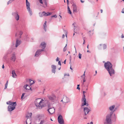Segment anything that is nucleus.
<instances>
[{
    "label": "nucleus",
    "instance_id": "obj_1",
    "mask_svg": "<svg viewBox=\"0 0 124 124\" xmlns=\"http://www.w3.org/2000/svg\"><path fill=\"white\" fill-rule=\"evenodd\" d=\"M104 66L110 76L115 74V71L112 68V64L110 62L108 61L105 63L104 64Z\"/></svg>",
    "mask_w": 124,
    "mask_h": 124
},
{
    "label": "nucleus",
    "instance_id": "obj_2",
    "mask_svg": "<svg viewBox=\"0 0 124 124\" xmlns=\"http://www.w3.org/2000/svg\"><path fill=\"white\" fill-rule=\"evenodd\" d=\"M46 102V101H44L43 99L40 100V99H37L35 101L34 103L37 108L41 109L46 106V105L43 104Z\"/></svg>",
    "mask_w": 124,
    "mask_h": 124
},
{
    "label": "nucleus",
    "instance_id": "obj_3",
    "mask_svg": "<svg viewBox=\"0 0 124 124\" xmlns=\"http://www.w3.org/2000/svg\"><path fill=\"white\" fill-rule=\"evenodd\" d=\"M113 113V112H111L110 113L106 115L105 121L107 124H111L112 123L111 116Z\"/></svg>",
    "mask_w": 124,
    "mask_h": 124
},
{
    "label": "nucleus",
    "instance_id": "obj_4",
    "mask_svg": "<svg viewBox=\"0 0 124 124\" xmlns=\"http://www.w3.org/2000/svg\"><path fill=\"white\" fill-rule=\"evenodd\" d=\"M63 105L62 104L61 105V103H60L59 104V106L61 107H64L67 103L70 102V101L69 98L66 96H64L63 97Z\"/></svg>",
    "mask_w": 124,
    "mask_h": 124
},
{
    "label": "nucleus",
    "instance_id": "obj_5",
    "mask_svg": "<svg viewBox=\"0 0 124 124\" xmlns=\"http://www.w3.org/2000/svg\"><path fill=\"white\" fill-rule=\"evenodd\" d=\"M85 92L83 91V96L82 97V101L83 102V103L82 104V106H84L85 105H86V106H88V104L86 102V99L85 98Z\"/></svg>",
    "mask_w": 124,
    "mask_h": 124
},
{
    "label": "nucleus",
    "instance_id": "obj_6",
    "mask_svg": "<svg viewBox=\"0 0 124 124\" xmlns=\"http://www.w3.org/2000/svg\"><path fill=\"white\" fill-rule=\"evenodd\" d=\"M12 15L16 20L18 21L19 20V16L18 15V12L17 11H16L12 12Z\"/></svg>",
    "mask_w": 124,
    "mask_h": 124
},
{
    "label": "nucleus",
    "instance_id": "obj_7",
    "mask_svg": "<svg viewBox=\"0 0 124 124\" xmlns=\"http://www.w3.org/2000/svg\"><path fill=\"white\" fill-rule=\"evenodd\" d=\"M57 119L58 122L60 124H64V121L62 115H60L58 116Z\"/></svg>",
    "mask_w": 124,
    "mask_h": 124
},
{
    "label": "nucleus",
    "instance_id": "obj_8",
    "mask_svg": "<svg viewBox=\"0 0 124 124\" xmlns=\"http://www.w3.org/2000/svg\"><path fill=\"white\" fill-rule=\"evenodd\" d=\"M44 117V115L43 114L38 115L36 116V119L37 121L39 122L40 120L43 118Z\"/></svg>",
    "mask_w": 124,
    "mask_h": 124
},
{
    "label": "nucleus",
    "instance_id": "obj_9",
    "mask_svg": "<svg viewBox=\"0 0 124 124\" xmlns=\"http://www.w3.org/2000/svg\"><path fill=\"white\" fill-rule=\"evenodd\" d=\"M48 112L50 114H52L54 113L55 112V109L54 108H49L47 110Z\"/></svg>",
    "mask_w": 124,
    "mask_h": 124
},
{
    "label": "nucleus",
    "instance_id": "obj_10",
    "mask_svg": "<svg viewBox=\"0 0 124 124\" xmlns=\"http://www.w3.org/2000/svg\"><path fill=\"white\" fill-rule=\"evenodd\" d=\"M74 13H76L77 12V7L75 3H74L72 5Z\"/></svg>",
    "mask_w": 124,
    "mask_h": 124
},
{
    "label": "nucleus",
    "instance_id": "obj_11",
    "mask_svg": "<svg viewBox=\"0 0 124 124\" xmlns=\"http://www.w3.org/2000/svg\"><path fill=\"white\" fill-rule=\"evenodd\" d=\"M15 108V106H12L10 105L8 106V110L9 112H11L14 110Z\"/></svg>",
    "mask_w": 124,
    "mask_h": 124
},
{
    "label": "nucleus",
    "instance_id": "obj_12",
    "mask_svg": "<svg viewBox=\"0 0 124 124\" xmlns=\"http://www.w3.org/2000/svg\"><path fill=\"white\" fill-rule=\"evenodd\" d=\"M44 51L43 49H39L36 52L35 56L38 57L40 54V52Z\"/></svg>",
    "mask_w": 124,
    "mask_h": 124
},
{
    "label": "nucleus",
    "instance_id": "obj_13",
    "mask_svg": "<svg viewBox=\"0 0 124 124\" xmlns=\"http://www.w3.org/2000/svg\"><path fill=\"white\" fill-rule=\"evenodd\" d=\"M48 98L49 99L54 102L55 99V97L54 95L49 96H48Z\"/></svg>",
    "mask_w": 124,
    "mask_h": 124
},
{
    "label": "nucleus",
    "instance_id": "obj_14",
    "mask_svg": "<svg viewBox=\"0 0 124 124\" xmlns=\"http://www.w3.org/2000/svg\"><path fill=\"white\" fill-rule=\"evenodd\" d=\"M52 68V73H55L56 72V67L55 65H53L51 66Z\"/></svg>",
    "mask_w": 124,
    "mask_h": 124
},
{
    "label": "nucleus",
    "instance_id": "obj_15",
    "mask_svg": "<svg viewBox=\"0 0 124 124\" xmlns=\"http://www.w3.org/2000/svg\"><path fill=\"white\" fill-rule=\"evenodd\" d=\"M84 114L86 115V114H88L90 111V110L88 108L85 107L84 108Z\"/></svg>",
    "mask_w": 124,
    "mask_h": 124
},
{
    "label": "nucleus",
    "instance_id": "obj_16",
    "mask_svg": "<svg viewBox=\"0 0 124 124\" xmlns=\"http://www.w3.org/2000/svg\"><path fill=\"white\" fill-rule=\"evenodd\" d=\"M23 33V32L22 31H19L16 33V37L18 35H20V36L19 37V38H21V35Z\"/></svg>",
    "mask_w": 124,
    "mask_h": 124
},
{
    "label": "nucleus",
    "instance_id": "obj_17",
    "mask_svg": "<svg viewBox=\"0 0 124 124\" xmlns=\"http://www.w3.org/2000/svg\"><path fill=\"white\" fill-rule=\"evenodd\" d=\"M16 59V56L15 54L14 53L12 54L11 55V60L13 62H15Z\"/></svg>",
    "mask_w": 124,
    "mask_h": 124
},
{
    "label": "nucleus",
    "instance_id": "obj_18",
    "mask_svg": "<svg viewBox=\"0 0 124 124\" xmlns=\"http://www.w3.org/2000/svg\"><path fill=\"white\" fill-rule=\"evenodd\" d=\"M21 43V41L18 40V39H17L16 44V46L17 47Z\"/></svg>",
    "mask_w": 124,
    "mask_h": 124
},
{
    "label": "nucleus",
    "instance_id": "obj_19",
    "mask_svg": "<svg viewBox=\"0 0 124 124\" xmlns=\"http://www.w3.org/2000/svg\"><path fill=\"white\" fill-rule=\"evenodd\" d=\"M47 13L48 14L45 12H43L42 13V14L44 16H50L51 14V13L47 12Z\"/></svg>",
    "mask_w": 124,
    "mask_h": 124
},
{
    "label": "nucleus",
    "instance_id": "obj_20",
    "mask_svg": "<svg viewBox=\"0 0 124 124\" xmlns=\"http://www.w3.org/2000/svg\"><path fill=\"white\" fill-rule=\"evenodd\" d=\"M46 44L44 42H42L40 44V46H42L41 48L44 50L46 47Z\"/></svg>",
    "mask_w": 124,
    "mask_h": 124
},
{
    "label": "nucleus",
    "instance_id": "obj_21",
    "mask_svg": "<svg viewBox=\"0 0 124 124\" xmlns=\"http://www.w3.org/2000/svg\"><path fill=\"white\" fill-rule=\"evenodd\" d=\"M115 107V105H113L110 106L109 107V109L110 111H112Z\"/></svg>",
    "mask_w": 124,
    "mask_h": 124
},
{
    "label": "nucleus",
    "instance_id": "obj_22",
    "mask_svg": "<svg viewBox=\"0 0 124 124\" xmlns=\"http://www.w3.org/2000/svg\"><path fill=\"white\" fill-rule=\"evenodd\" d=\"M12 77L14 78H16V75L14 70L12 71Z\"/></svg>",
    "mask_w": 124,
    "mask_h": 124
},
{
    "label": "nucleus",
    "instance_id": "obj_23",
    "mask_svg": "<svg viewBox=\"0 0 124 124\" xmlns=\"http://www.w3.org/2000/svg\"><path fill=\"white\" fill-rule=\"evenodd\" d=\"M27 9L29 13L30 16H31L32 14V12L31 9L30 8V7H29V8H27Z\"/></svg>",
    "mask_w": 124,
    "mask_h": 124
},
{
    "label": "nucleus",
    "instance_id": "obj_24",
    "mask_svg": "<svg viewBox=\"0 0 124 124\" xmlns=\"http://www.w3.org/2000/svg\"><path fill=\"white\" fill-rule=\"evenodd\" d=\"M9 105L12 106H15V107L16 105V102H13L9 103Z\"/></svg>",
    "mask_w": 124,
    "mask_h": 124
},
{
    "label": "nucleus",
    "instance_id": "obj_25",
    "mask_svg": "<svg viewBox=\"0 0 124 124\" xmlns=\"http://www.w3.org/2000/svg\"><path fill=\"white\" fill-rule=\"evenodd\" d=\"M31 113H28L26 116V117L27 118H30L31 117Z\"/></svg>",
    "mask_w": 124,
    "mask_h": 124
},
{
    "label": "nucleus",
    "instance_id": "obj_26",
    "mask_svg": "<svg viewBox=\"0 0 124 124\" xmlns=\"http://www.w3.org/2000/svg\"><path fill=\"white\" fill-rule=\"evenodd\" d=\"M46 21H45V23L43 25L44 29V30L45 31H46Z\"/></svg>",
    "mask_w": 124,
    "mask_h": 124
},
{
    "label": "nucleus",
    "instance_id": "obj_27",
    "mask_svg": "<svg viewBox=\"0 0 124 124\" xmlns=\"http://www.w3.org/2000/svg\"><path fill=\"white\" fill-rule=\"evenodd\" d=\"M43 5H45L46 7L47 6V3L46 0H43Z\"/></svg>",
    "mask_w": 124,
    "mask_h": 124
},
{
    "label": "nucleus",
    "instance_id": "obj_28",
    "mask_svg": "<svg viewBox=\"0 0 124 124\" xmlns=\"http://www.w3.org/2000/svg\"><path fill=\"white\" fill-rule=\"evenodd\" d=\"M26 5L27 8H29V7H30V3L29 2L26 3Z\"/></svg>",
    "mask_w": 124,
    "mask_h": 124
},
{
    "label": "nucleus",
    "instance_id": "obj_29",
    "mask_svg": "<svg viewBox=\"0 0 124 124\" xmlns=\"http://www.w3.org/2000/svg\"><path fill=\"white\" fill-rule=\"evenodd\" d=\"M8 54H5L3 57V59L5 60H6L8 56Z\"/></svg>",
    "mask_w": 124,
    "mask_h": 124
},
{
    "label": "nucleus",
    "instance_id": "obj_30",
    "mask_svg": "<svg viewBox=\"0 0 124 124\" xmlns=\"http://www.w3.org/2000/svg\"><path fill=\"white\" fill-rule=\"evenodd\" d=\"M68 13H69L70 14H71L72 13L68 6Z\"/></svg>",
    "mask_w": 124,
    "mask_h": 124
},
{
    "label": "nucleus",
    "instance_id": "obj_31",
    "mask_svg": "<svg viewBox=\"0 0 124 124\" xmlns=\"http://www.w3.org/2000/svg\"><path fill=\"white\" fill-rule=\"evenodd\" d=\"M45 121L44 120H41L39 123L37 124H43L45 123Z\"/></svg>",
    "mask_w": 124,
    "mask_h": 124
},
{
    "label": "nucleus",
    "instance_id": "obj_32",
    "mask_svg": "<svg viewBox=\"0 0 124 124\" xmlns=\"http://www.w3.org/2000/svg\"><path fill=\"white\" fill-rule=\"evenodd\" d=\"M8 81H7V82L5 84V88H4V89H6L7 88V86H8Z\"/></svg>",
    "mask_w": 124,
    "mask_h": 124
},
{
    "label": "nucleus",
    "instance_id": "obj_33",
    "mask_svg": "<svg viewBox=\"0 0 124 124\" xmlns=\"http://www.w3.org/2000/svg\"><path fill=\"white\" fill-rule=\"evenodd\" d=\"M107 45L106 44H103V49H106V48H107Z\"/></svg>",
    "mask_w": 124,
    "mask_h": 124
},
{
    "label": "nucleus",
    "instance_id": "obj_34",
    "mask_svg": "<svg viewBox=\"0 0 124 124\" xmlns=\"http://www.w3.org/2000/svg\"><path fill=\"white\" fill-rule=\"evenodd\" d=\"M28 86L29 87V86L28 85H25L24 86V87L25 89L26 90L29 89H28V88H27V87Z\"/></svg>",
    "mask_w": 124,
    "mask_h": 124
},
{
    "label": "nucleus",
    "instance_id": "obj_35",
    "mask_svg": "<svg viewBox=\"0 0 124 124\" xmlns=\"http://www.w3.org/2000/svg\"><path fill=\"white\" fill-rule=\"evenodd\" d=\"M15 0H9L7 3V4L8 5L9 3H11L13 1Z\"/></svg>",
    "mask_w": 124,
    "mask_h": 124
},
{
    "label": "nucleus",
    "instance_id": "obj_36",
    "mask_svg": "<svg viewBox=\"0 0 124 124\" xmlns=\"http://www.w3.org/2000/svg\"><path fill=\"white\" fill-rule=\"evenodd\" d=\"M67 46V44H66L65 46L64 47L63 49V51L64 52L65 51L67 50V48H66V46Z\"/></svg>",
    "mask_w": 124,
    "mask_h": 124
},
{
    "label": "nucleus",
    "instance_id": "obj_37",
    "mask_svg": "<svg viewBox=\"0 0 124 124\" xmlns=\"http://www.w3.org/2000/svg\"><path fill=\"white\" fill-rule=\"evenodd\" d=\"M30 82H31V85L33 84L34 83V81H33L31 79L30 80Z\"/></svg>",
    "mask_w": 124,
    "mask_h": 124
},
{
    "label": "nucleus",
    "instance_id": "obj_38",
    "mask_svg": "<svg viewBox=\"0 0 124 124\" xmlns=\"http://www.w3.org/2000/svg\"><path fill=\"white\" fill-rule=\"evenodd\" d=\"M78 55H79V58L81 59V57L82 54H80V53H79Z\"/></svg>",
    "mask_w": 124,
    "mask_h": 124
},
{
    "label": "nucleus",
    "instance_id": "obj_39",
    "mask_svg": "<svg viewBox=\"0 0 124 124\" xmlns=\"http://www.w3.org/2000/svg\"><path fill=\"white\" fill-rule=\"evenodd\" d=\"M39 16L41 17H42L43 16H44L43 15H42V13H39Z\"/></svg>",
    "mask_w": 124,
    "mask_h": 124
},
{
    "label": "nucleus",
    "instance_id": "obj_40",
    "mask_svg": "<svg viewBox=\"0 0 124 124\" xmlns=\"http://www.w3.org/2000/svg\"><path fill=\"white\" fill-rule=\"evenodd\" d=\"M25 94V93H23L22 94V95L21 96V98L22 99L23 98V96H24Z\"/></svg>",
    "mask_w": 124,
    "mask_h": 124
},
{
    "label": "nucleus",
    "instance_id": "obj_41",
    "mask_svg": "<svg viewBox=\"0 0 124 124\" xmlns=\"http://www.w3.org/2000/svg\"><path fill=\"white\" fill-rule=\"evenodd\" d=\"M57 17V15H54L53 16H51L52 17H55V18H56Z\"/></svg>",
    "mask_w": 124,
    "mask_h": 124
},
{
    "label": "nucleus",
    "instance_id": "obj_42",
    "mask_svg": "<svg viewBox=\"0 0 124 124\" xmlns=\"http://www.w3.org/2000/svg\"><path fill=\"white\" fill-rule=\"evenodd\" d=\"M47 106H48V108H51L50 104V103H48V104H47Z\"/></svg>",
    "mask_w": 124,
    "mask_h": 124
},
{
    "label": "nucleus",
    "instance_id": "obj_43",
    "mask_svg": "<svg viewBox=\"0 0 124 124\" xmlns=\"http://www.w3.org/2000/svg\"><path fill=\"white\" fill-rule=\"evenodd\" d=\"M39 2L40 3L43 4V1H42V0H39Z\"/></svg>",
    "mask_w": 124,
    "mask_h": 124
},
{
    "label": "nucleus",
    "instance_id": "obj_44",
    "mask_svg": "<svg viewBox=\"0 0 124 124\" xmlns=\"http://www.w3.org/2000/svg\"><path fill=\"white\" fill-rule=\"evenodd\" d=\"M63 99H62V100L61 101V102H61L60 103H61V105H62H62H63Z\"/></svg>",
    "mask_w": 124,
    "mask_h": 124
},
{
    "label": "nucleus",
    "instance_id": "obj_45",
    "mask_svg": "<svg viewBox=\"0 0 124 124\" xmlns=\"http://www.w3.org/2000/svg\"><path fill=\"white\" fill-rule=\"evenodd\" d=\"M85 37H84L83 38V40H84V42H83V44H85Z\"/></svg>",
    "mask_w": 124,
    "mask_h": 124
},
{
    "label": "nucleus",
    "instance_id": "obj_46",
    "mask_svg": "<svg viewBox=\"0 0 124 124\" xmlns=\"http://www.w3.org/2000/svg\"><path fill=\"white\" fill-rule=\"evenodd\" d=\"M117 108L116 107L114 109V110H113V112H114L117 109Z\"/></svg>",
    "mask_w": 124,
    "mask_h": 124
},
{
    "label": "nucleus",
    "instance_id": "obj_47",
    "mask_svg": "<svg viewBox=\"0 0 124 124\" xmlns=\"http://www.w3.org/2000/svg\"><path fill=\"white\" fill-rule=\"evenodd\" d=\"M85 71L84 72V74H83V75L82 76H81V77H85Z\"/></svg>",
    "mask_w": 124,
    "mask_h": 124
},
{
    "label": "nucleus",
    "instance_id": "obj_48",
    "mask_svg": "<svg viewBox=\"0 0 124 124\" xmlns=\"http://www.w3.org/2000/svg\"><path fill=\"white\" fill-rule=\"evenodd\" d=\"M58 64L60 65H61V63L60 61H59V62H58Z\"/></svg>",
    "mask_w": 124,
    "mask_h": 124
},
{
    "label": "nucleus",
    "instance_id": "obj_49",
    "mask_svg": "<svg viewBox=\"0 0 124 124\" xmlns=\"http://www.w3.org/2000/svg\"><path fill=\"white\" fill-rule=\"evenodd\" d=\"M114 118L116 119V115L115 114H114Z\"/></svg>",
    "mask_w": 124,
    "mask_h": 124
},
{
    "label": "nucleus",
    "instance_id": "obj_50",
    "mask_svg": "<svg viewBox=\"0 0 124 124\" xmlns=\"http://www.w3.org/2000/svg\"><path fill=\"white\" fill-rule=\"evenodd\" d=\"M58 59H59L57 57V58L56 59V61L57 62L59 61Z\"/></svg>",
    "mask_w": 124,
    "mask_h": 124
},
{
    "label": "nucleus",
    "instance_id": "obj_51",
    "mask_svg": "<svg viewBox=\"0 0 124 124\" xmlns=\"http://www.w3.org/2000/svg\"><path fill=\"white\" fill-rule=\"evenodd\" d=\"M76 24V23H73L72 25H73L74 26V27H75V24Z\"/></svg>",
    "mask_w": 124,
    "mask_h": 124
},
{
    "label": "nucleus",
    "instance_id": "obj_52",
    "mask_svg": "<svg viewBox=\"0 0 124 124\" xmlns=\"http://www.w3.org/2000/svg\"><path fill=\"white\" fill-rule=\"evenodd\" d=\"M64 37H65V35H64L63 34L62 35V38H64Z\"/></svg>",
    "mask_w": 124,
    "mask_h": 124
},
{
    "label": "nucleus",
    "instance_id": "obj_53",
    "mask_svg": "<svg viewBox=\"0 0 124 124\" xmlns=\"http://www.w3.org/2000/svg\"><path fill=\"white\" fill-rule=\"evenodd\" d=\"M77 89H78L79 90L80 89V88L79 87H77Z\"/></svg>",
    "mask_w": 124,
    "mask_h": 124
},
{
    "label": "nucleus",
    "instance_id": "obj_54",
    "mask_svg": "<svg viewBox=\"0 0 124 124\" xmlns=\"http://www.w3.org/2000/svg\"><path fill=\"white\" fill-rule=\"evenodd\" d=\"M80 1L82 3H83L84 2V1H83V0H80Z\"/></svg>",
    "mask_w": 124,
    "mask_h": 124
},
{
    "label": "nucleus",
    "instance_id": "obj_55",
    "mask_svg": "<svg viewBox=\"0 0 124 124\" xmlns=\"http://www.w3.org/2000/svg\"><path fill=\"white\" fill-rule=\"evenodd\" d=\"M67 4H68L69 3V1L68 0H67Z\"/></svg>",
    "mask_w": 124,
    "mask_h": 124
},
{
    "label": "nucleus",
    "instance_id": "obj_56",
    "mask_svg": "<svg viewBox=\"0 0 124 124\" xmlns=\"http://www.w3.org/2000/svg\"><path fill=\"white\" fill-rule=\"evenodd\" d=\"M71 56H70V62H71Z\"/></svg>",
    "mask_w": 124,
    "mask_h": 124
},
{
    "label": "nucleus",
    "instance_id": "obj_57",
    "mask_svg": "<svg viewBox=\"0 0 124 124\" xmlns=\"http://www.w3.org/2000/svg\"><path fill=\"white\" fill-rule=\"evenodd\" d=\"M6 103L7 104H9V101H8V102H6Z\"/></svg>",
    "mask_w": 124,
    "mask_h": 124
},
{
    "label": "nucleus",
    "instance_id": "obj_58",
    "mask_svg": "<svg viewBox=\"0 0 124 124\" xmlns=\"http://www.w3.org/2000/svg\"><path fill=\"white\" fill-rule=\"evenodd\" d=\"M85 79H83V84H84V83L85 82Z\"/></svg>",
    "mask_w": 124,
    "mask_h": 124
},
{
    "label": "nucleus",
    "instance_id": "obj_59",
    "mask_svg": "<svg viewBox=\"0 0 124 124\" xmlns=\"http://www.w3.org/2000/svg\"><path fill=\"white\" fill-rule=\"evenodd\" d=\"M66 60H65L64 61V63L65 64H66Z\"/></svg>",
    "mask_w": 124,
    "mask_h": 124
},
{
    "label": "nucleus",
    "instance_id": "obj_60",
    "mask_svg": "<svg viewBox=\"0 0 124 124\" xmlns=\"http://www.w3.org/2000/svg\"><path fill=\"white\" fill-rule=\"evenodd\" d=\"M121 38H124V36H123V34H122V35L121 36Z\"/></svg>",
    "mask_w": 124,
    "mask_h": 124
},
{
    "label": "nucleus",
    "instance_id": "obj_61",
    "mask_svg": "<svg viewBox=\"0 0 124 124\" xmlns=\"http://www.w3.org/2000/svg\"><path fill=\"white\" fill-rule=\"evenodd\" d=\"M101 13H102L103 12V10L102 9H101Z\"/></svg>",
    "mask_w": 124,
    "mask_h": 124
},
{
    "label": "nucleus",
    "instance_id": "obj_62",
    "mask_svg": "<svg viewBox=\"0 0 124 124\" xmlns=\"http://www.w3.org/2000/svg\"><path fill=\"white\" fill-rule=\"evenodd\" d=\"M2 68L3 69L4 68V65H2Z\"/></svg>",
    "mask_w": 124,
    "mask_h": 124
},
{
    "label": "nucleus",
    "instance_id": "obj_63",
    "mask_svg": "<svg viewBox=\"0 0 124 124\" xmlns=\"http://www.w3.org/2000/svg\"><path fill=\"white\" fill-rule=\"evenodd\" d=\"M90 124H93V123L92 122H90Z\"/></svg>",
    "mask_w": 124,
    "mask_h": 124
},
{
    "label": "nucleus",
    "instance_id": "obj_64",
    "mask_svg": "<svg viewBox=\"0 0 124 124\" xmlns=\"http://www.w3.org/2000/svg\"><path fill=\"white\" fill-rule=\"evenodd\" d=\"M87 52H89V53H90V51H89V50H88L87 51Z\"/></svg>",
    "mask_w": 124,
    "mask_h": 124
}]
</instances>
